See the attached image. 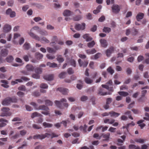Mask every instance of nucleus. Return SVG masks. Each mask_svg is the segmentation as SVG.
Segmentation results:
<instances>
[{"mask_svg": "<svg viewBox=\"0 0 149 149\" xmlns=\"http://www.w3.org/2000/svg\"><path fill=\"white\" fill-rule=\"evenodd\" d=\"M48 132L49 133H46L44 134H36L33 136V139L42 140L46 137H48V136H50L51 138L52 139L54 137H58V135L53 132Z\"/></svg>", "mask_w": 149, "mask_h": 149, "instance_id": "1", "label": "nucleus"}, {"mask_svg": "<svg viewBox=\"0 0 149 149\" xmlns=\"http://www.w3.org/2000/svg\"><path fill=\"white\" fill-rule=\"evenodd\" d=\"M29 34L31 37L35 39L38 41H40L42 43H48L49 42V40L45 37H42L41 38H40L38 36L36 35L33 33H29Z\"/></svg>", "mask_w": 149, "mask_h": 149, "instance_id": "2", "label": "nucleus"}, {"mask_svg": "<svg viewBox=\"0 0 149 149\" xmlns=\"http://www.w3.org/2000/svg\"><path fill=\"white\" fill-rule=\"evenodd\" d=\"M17 101V99L15 97H8L3 101L2 104L3 105L8 106L11 102H16Z\"/></svg>", "mask_w": 149, "mask_h": 149, "instance_id": "3", "label": "nucleus"}, {"mask_svg": "<svg viewBox=\"0 0 149 149\" xmlns=\"http://www.w3.org/2000/svg\"><path fill=\"white\" fill-rule=\"evenodd\" d=\"M37 110H42L45 111H42L41 113L45 115H47L49 114V109L48 107L45 105H40L38 107Z\"/></svg>", "mask_w": 149, "mask_h": 149, "instance_id": "4", "label": "nucleus"}, {"mask_svg": "<svg viewBox=\"0 0 149 149\" xmlns=\"http://www.w3.org/2000/svg\"><path fill=\"white\" fill-rule=\"evenodd\" d=\"M85 27V24L83 22L81 24H77L74 26V28L77 31L84 30Z\"/></svg>", "mask_w": 149, "mask_h": 149, "instance_id": "5", "label": "nucleus"}, {"mask_svg": "<svg viewBox=\"0 0 149 149\" xmlns=\"http://www.w3.org/2000/svg\"><path fill=\"white\" fill-rule=\"evenodd\" d=\"M111 8L112 12L115 13H118L120 11V6L118 5H113Z\"/></svg>", "mask_w": 149, "mask_h": 149, "instance_id": "6", "label": "nucleus"}, {"mask_svg": "<svg viewBox=\"0 0 149 149\" xmlns=\"http://www.w3.org/2000/svg\"><path fill=\"white\" fill-rule=\"evenodd\" d=\"M78 61L79 65L80 67H86L88 64V62L87 61H82L81 59H79L78 60Z\"/></svg>", "mask_w": 149, "mask_h": 149, "instance_id": "7", "label": "nucleus"}, {"mask_svg": "<svg viewBox=\"0 0 149 149\" xmlns=\"http://www.w3.org/2000/svg\"><path fill=\"white\" fill-rule=\"evenodd\" d=\"M11 29V26L9 24H6L4 25L3 28V31L7 33L10 31Z\"/></svg>", "mask_w": 149, "mask_h": 149, "instance_id": "8", "label": "nucleus"}, {"mask_svg": "<svg viewBox=\"0 0 149 149\" xmlns=\"http://www.w3.org/2000/svg\"><path fill=\"white\" fill-rule=\"evenodd\" d=\"M114 50V48L113 47H109V49L106 51V56L108 57L110 56L111 54L113 52Z\"/></svg>", "mask_w": 149, "mask_h": 149, "instance_id": "9", "label": "nucleus"}, {"mask_svg": "<svg viewBox=\"0 0 149 149\" xmlns=\"http://www.w3.org/2000/svg\"><path fill=\"white\" fill-rule=\"evenodd\" d=\"M0 122L1 123H0V127H2L5 126L6 125V123H8V121L7 120L3 118H1L0 119Z\"/></svg>", "mask_w": 149, "mask_h": 149, "instance_id": "10", "label": "nucleus"}, {"mask_svg": "<svg viewBox=\"0 0 149 149\" xmlns=\"http://www.w3.org/2000/svg\"><path fill=\"white\" fill-rule=\"evenodd\" d=\"M57 90L59 91L63 95H67L68 92V90L67 88H57Z\"/></svg>", "mask_w": 149, "mask_h": 149, "instance_id": "11", "label": "nucleus"}, {"mask_svg": "<svg viewBox=\"0 0 149 149\" xmlns=\"http://www.w3.org/2000/svg\"><path fill=\"white\" fill-rule=\"evenodd\" d=\"M100 42L101 46L103 47H106L107 46V43L106 40L101 39L100 40Z\"/></svg>", "mask_w": 149, "mask_h": 149, "instance_id": "12", "label": "nucleus"}, {"mask_svg": "<svg viewBox=\"0 0 149 149\" xmlns=\"http://www.w3.org/2000/svg\"><path fill=\"white\" fill-rule=\"evenodd\" d=\"M67 101V100L65 98H62L60 100V101L58 100H56L55 101V103L56 105V106L60 107L61 105V102H66Z\"/></svg>", "mask_w": 149, "mask_h": 149, "instance_id": "13", "label": "nucleus"}, {"mask_svg": "<svg viewBox=\"0 0 149 149\" xmlns=\"http://www.w3.org/2000/svg\"><path fill=\"white\" fill-rule=\"evenodd\" d=\"M44 79L46 80L51 81L53 79L54 75L52 74L45 75L43 77Z\"/></svg>", "mask_w": 149, "mask_h": 149, "instance_id": "14", "label": "nucleus"}, {"mask_svg": "<svg viewBox=\"0 0 149 149\" xmlns=\"http://www.w3.org/2000/svg\"><path fill=\"white\" fill-rule=\"evenodd\" d=\"M144 16V14L142 13H139L137 15L136 18L138 21H140L142 19Z\"/></svg>", "mask_w": 149, "mask_h": 149, "instance_id": "15", "label": "nucleus"}, {"mask_svg": "<svg viewBox=\"0 0 149 149\" xmlns=\"http://www.w3.org/2000/svg\"><path fill=\"white\" fill-rule=\"evenodd\" d=\"M83 38L85 39L86 41L88 42L92 40V38L89 36V34L86 33L83 35Z\"/></svg>", "mask_w": 149, "mask_h": 149, "instance_id": "16", "label": "nucleus"}, {"mask_svg": "<svg viewBox=\"0 0 149 149\" xmlns=\"http://www.w3.org/2000/svg\"><path fill=\"white\" fill-rule=\"evenodd\" d=\"M98 94L101 95H111V93H110L109 92L107 93L104 92L103 89H102V88H100L99 90Z\"/></svg>", "mask_w": 149, "mask_h": 149, "instance_id": "17", "label": "nucleus"}, {"mask_svg": "<svg viewBox=\"0 0 149 149\" xmlns=\"http://www.w3.org/2000/svg\"><path fill=\"white\" fill-rule=\"evenodd\" d=\"M47 65L50 68H55L58 67L57 64H56L54 62L52 63L50 62H48L47 63Z\"/></svg>", "mask_w": 149, "mask_h": 149, "instance_id": "18", "label": "nucleus"}, {"mask_svg": "<svg viewBox=\"0 0 149 149\" xmlns=\"http://www.w3.org/2000/svg\"><path fill=\"white\" fill-rule=\"evenodd\" d=\"M8 51L6 49H3L1 51V55L3 56H6L8 55Z\"/></svg>", "mask_w": 149, "mask_h": 149, "instance_id": "19", "label": "nucleus"}, {"mask_svg": "<svg viewBox=\"0 0 149 149\" xmlns=\"http://www.w3.org/2000/svg\"><path fill=\"white\" fill-rule=\"evenodd\" d=\"M26 68L27 70L29 72L33 71L34 69V67L31 64H28L26 66Z\"/></svg>", "mask_w": 149, "mask_h": 149, "instance_id": "20", "label": "nucleus"}, {"mask_svg": "<svg viewBox=\"0 0 149 149\" xmlns=\"http://www.w3.org/2000/svg\"><path fill=\"white\" fill-rule=\"evenodd\" d=\"M109 114L111 116L114 117H117L120 115V113L115 112L114 111H111L109 112Z\"/></svg>", "mask_w": 149, "mask_h": 149, "instance_id": "21", "label": "nucleus"}, {"mask_svg": "<svg viewBox=\"0 0 149 149\" xmlns=\"http://www.w3.org/2000/svg\"><path fill=\"white\" fill-rule=\"evenodd\" d=\"M58 40L57 37L56 36H54L52 40V42L50 43V45L52 46V44H56V42H57Z\"/></svg>", "mask_w": 149, "mask_h": 149, "instance_id": "22", "label": "nucleus"}, {"mask_svg": "<svg viewBox=\"0 0 149 149\" xmlns=\"http://www.w3.org/2000/svg\"><path fill=\"white\" fill-rule=\"evenodd\" d=\"M135 125L134 123L132 121L131 123L127 124L126 126H123L122 128L123 129L126 128L127 130H128V129L130 126H133Z\"/></svg>", "mask_w": 149, "mask_h": 149, "instance_id": "23", "label": "nucleus"}, {"mask_svg": "<svg viewBox=\"0 0 149 149\" xmlns=\"http://www.w3.org/2000/svg\"><path fill=\"white\" fill-rule=\"evenodd\" d=\"M35 57L38 60H40L42 58L43 55L39 52H36L35 54Z\"/></svg>", "mask_w": 149, "mask_h": 149, "instance_id": "24", "label": "nucleus"}, {"mask_svg": "<svg viewBox=\"0 0 149 149\" xmlns=\"http://www.w3.org/2000/svg\"><path fill=\"white\" fill-rule=\"evenodd\" d=\"M87 126L85 124L84 126H80L79 129L80 130L84 132H86V128Z\"/></svg>", "mask_w": 149, "mask_h": 149, "instance_id": "25", "label": "nucleus"}, {"mask_svg": "<svg viewBox=\"0 0 149 149\" xmlns=\"http://www.w3.org/2000/svg\"><path fill=\"white\" fill-rule=\"evenodd\" d=\"M14 60L13 56L11 55H9L6 58V60L8 63H11Z\"/></svg>", "mask_w": 149, "mask_h": 149, "instance_id": "26", "label": "nucleus"}, {"mask_svg": "<svg viewBox=\"0 0 149 149\" xmlns=\"http://www.w3.org/2000/svg\"><path fill=\"white\" fill-rule=\"evenodd\" d=\"M84 81L87 84H90L93 83V80L89 77H85L84 78Z\"/></svg>", "mask_w": 149, "mask_h": 149, "instance_id": "27", "label": "nucleus"}, {"mask_svg": "<svg viewBox=\"0 0 149 149\" xmlns=\"http://www.w3.org/2000/svg\"><path fill=\"white\" fill-rule=\"evenodd\" d=\"M72 13L71 11L69 10H64L63 13V15L65 16H70Z\"/></svg>", "mask_w": 149, "mask_h": 149, "instance_id": "28", "label": "nucleus"}, {"mask_svg": "<svg viewBox=\"0 0 149 149\" xmlns=\"http://www.w3.org/2000/svg\"><path fill=\"white\" fill-rule=\"evenodd\" d=\"M37 116L42 117V116L41 114L38 113L37 112H36L32 114L31 117L32 118H33Z\"/></svg>", "mask_w": 149, "mask_h": 149, "instance_id": "29", "label": "nucleus"}, {"mask_svg": "<svg viewBox=\"0 0 149 149\" xmlns=\"http://www.w3.org/2000/svg\"><path fill=\"white\" fill-rule=\"evenodd\" d=\"M102 6L101 5H99L97 7L96 9L93 10V13L94 14H96L99 13L100 12V10L102 8Z\"/></svg>", "mask_w": 149, "mask_h": 149, "instance_id": "30", "label": "nucleus"}, {"mask_svg": "<svg viewBox=\"0 0 149 149\" xmlns=\"http://www.w3.org/2000/svg\"><path fill=\"white\" fill-rule=\"evenodd\" d=\"M1 82L3 84H1V86L5 88H8V86L7 85L8 82L7 81L5 80H1Z\"/></svg>", "mask_w": 149, "mask_h": 149, "instance_id": "31", "label": "nucleus"}, {"mask_svg": "<svg viewBox=\"0 0 149 149\" xmlns=\"http://www.w3.org/2000/svg\"><path fill=\"white\" fill-rule=\"evenodd\" d=\"M43 125L45 128H50L53 126L52 124L47 122H43Z\"/></svg>", "mask_w": 149, "mask_h": 149, "instance_id": "32", "label": "nucleus"}, {"mask_svg": "<svg viewBox=\"0 0 149 149\" xmlns=\"http://www.w3.org/2000/svg\"><path fill=\"white\" fill-rule=\"evenodd\" d=\"M96 52L95 49H88L86 50V53L88 54H93L95 53Z\"/></svg>", "mask_w": 149, "mask_h": 149, "instance_id": "33", "label": "nucleus"}, {"mask_svg": "<svg viewBox=\"0 0 149 149\" xmlns=\"http://www.w3.org/2000/svg\"><path fill=\"white\" fill-rule=\"evenodd\" d=\"M118 93L120 95L124 97L127 96L129 95L128 93L124 91H119Z\"/></svg>", "mask_w": 149, "mask_h": 149, "instance_id": "34", "label": "nucleus"}, {"mask_svg": "<svg viewBox=\"0 0 149 149\" xmlns=\"http://www.w3.org/2000/svg\"><path fill=\"white\" fill-rule=\"evenodd\" d=\"M23 81L21 79H16L14 81H12L11 82V84L13 85L18 84V82H22Z\"/></svg>", "mask_w": 149, "mask_h": 149, "instance_id": "35", "label": "nucleus"}, {"mask_svg": "<svg viewBox=\"0 0 149 149\" xmlns=\"http://www.w3.org/2000/svg\"><path fill=\"white\" fill-rule=\"evenodd\" d=\"M11 114L12 113L11 112L5 113L3 112L1 113L0 116L1 117L10 116Z\"/></svg>", "mask_w": 149, "mask_h": 149, "instance_id": "36", "label": "nucleus"}, {"mask_svg": "<svg viewBox=\"0 0 149 149\" xmlns=\"http://www.w3.org/2000/svg\"><path fill=\"white\" fill-rule=\"evenodd\" d=\"M107 72L109 73L111 75H112L114 72V70L112 68L111 66H109L107 69Z\"/></svg>", "mask_w": 149, "mask_h": 149, "instance_id": "37", "label": "nucleus"}, {"mask_svg": "<svg viewBox=\"0 0 149 149\" xmlns=\"http://www.w3.org/2000/svg\"><path fill=\"white\" fill-rule=\"evenodd\" d=\"M111 29L109 27H104L103 29V31L105 33H109L111 31Z\"/></svg>", "mask_w": 149, "mask_h": 149, "instance_id": "38", "label": "nucleus"}, {"mask_svg": "<svg viewBox=\"0 0 149 149\" xmlns=\"http://www.w3.org/2000/svg\"><path fill=\"white\" fill-rule=\"evenodd\" d=\"M131 33L132 35L135 36L137 34L138 31L137 29L133 28L131 29Z\"/></svg>", "mask_w": 149, "mask_h": 149, "instance_id": "39", "label": "nucleus"}, {"mask_svg": "<svg viewBox=\"0 0 149 149\" xmlns=\"http://www.w3.org/2000/svg\"><path fill=\"white\" fill-rule=\"evenodd\" d=\"M81 18L82 17L81 15H78L74 17L73 19L74 21H77L80 20Z\"/></svg>", "mask_w": 149, "mask_h": 149, "instance_id": "40", "label": "nucleus"}, {"mask_svg": "<svg viewBox=\"0 0 149 149\" xmlns=\"http://www.w3.org/2000/svg\"><path fill=\"white\" fill-rule=\"evenodd\" d=\"M110 134L109 133H107L106 134H104L103 135V137L105 139H103V141H107L109 139L110 135Z\"/></svg>", "mask_w": 149, "mask_h": 149, "instance_id": "41", "label": "nucleus"}, {"mask_svg": "<svg viewBox=\"0 0 149 149\" xmlns=\"http://www.w3.org/2000/svg\"><path fill=\"white\" fill-rule=\"evenodd\" d=\"M45 104L46 106H52L53 105V102L52 101L49 100H45Z\"/></svg>", "mask_w": 149, "mask_h": 149, "instance_id": "42", "label": "nucleus"}, {"mask_svg": "<svg viewBox=\"0 0 149 149\" xmlns=\"http://www.w3.org/2000/svg\"><path fill=\"white\" fill-rule=\"evenodd\" d=\"M95 44V42L94 40L92 41L87 44V46L89 48H91L93 47Z\"/></svg>", "mask_w": 149, "mask_h": 149, "instance_id": "43", "label": "nucleus"}, {"mask_svg": "<svg viewBox=\"0 0 149 149\" xmlns=\"http://www.w3.org/2000/svg\"><path fill=\"white\" fill-rule=\"evenodd\" d=\"M23 48L25 50H29L30 48V44L27 43H25L23 45Z\"/></svg>", "mask_w": 149, "mask_h": 149, "instance_id": "44", "label": "nucleus"}, {"mask_svg": "<svg viewBox=\"0 0 149 149\" xmlns=\"http://www.w3.org/2000/svg\"><path fill=\"white\" fill-rule=\"evenodd\" d=\"M47 50L49 53H54L56 52L55 50H54L52 48L49 47H47Z\"/></svg>", "mask_w": 149, "mask_h": 149, "instance_id": "45", "label": "nucleus"}, {"mask_svg": "<svg viewBox=\"0 0 149 149\" xmlns=\"http://www.w3.org/2000/svg\"><path fill=\"white\" fill-rule=\"evenodd\" d=\"M56 59L59 63L63 62L64 61L63 58L62 57L61 55L58 56Z\"/></svg>", "mask_w": 149, "mask_h": 149, "instance_id": "46", "label": "nucleus"}, {"mask_svg": "<svg viewBox=\"0 0 149 149\" xmlns=\"http://www.w3.org/2000/svg\"><path fill=\"white\" fill-rule=\"evenodd\" d=\"M70 65L74 67H76V62L75 60L71 59L70 61Z\"/></svg>", "mask_w": 149, "mask_h": 149, "instance_id": "47", "label": "nucleus"}, {"mask_svg": "<svg viewBox=\"0 0 149 149\" xmlns=\"http://www.w3.org/2000/svg\"><path fill=\"white\" fill-rule=\"evenodd\" d=\"M66 74V72H61L59 75V77L60 78H64L65 77V74Z\"/></svg>", "mask_w": 149, "mask_h": 149, "instance_id": "48", "label": "nucleus"}, {"mask_svg": "<svg viewBox=\"0 0 149 149\" xmlns=\"http://www.w3.org/2000/svg\"><path fill=\"white\" fill-rule=\"evenodd\" d=\"M30 56L29 54L28 55H24L23 56V58L25 61H29V57Z\"/></svg>", "mask_w": 149, "mask_h": 149, "instance_id": "49", "label": "nucleus"}, {"mask_svg": "<svg viewBox=\"0 0 149 149\" xmlns=\"http://www.w3.org/2000/svg\"><path fill=\"white\" fill-rule=\"evenodd\" d=\"M46 56L47 58L49 60H53L55 58L54 56L50 54H47Z\"/></svg>", "mask_w": 149, "mask_h": 149, "instance_id": "50", "label": "nucleus"}, {"mask_svg": "<svg viewBox=\"0 0 149 149\" xmlns=\"http://www.w3.org/2000/svg\"><path fill=\"white\" fill-rule=\"evenodd\" d=\"M9 109L8 107H3L1 109L2 111L5 113L10 112H9Z\"/></svg>", "mask_w": 149, "mask_h": 149, "instance_id": "51", "label": "nucleus"}, {"mask_svg": "<svg viewBox=\"0 0 149 149\" xmlns=\"http://www.w3.org/2000/svg\"><path fill=\"white\" fill-rule=\"evenodd\" d=\"M135 141L136 142L139 143H142L144 142L145 141L143 139H135Z\"/></svg>", "mask_w": 149, "mask_h": 149, "instance_id": "52", "label": "nucleus"}, {"mask_svg": "<svg viewBox=\"0 0 149 149\" xmlns=\"http://www.w3.org/2000/svg\"><path fill=\"white\" fill-rule=\"evenodd\" d=\"M35 72L38 74H41L42 72V69L40 68H37L35 69Z\"/></svg>", "mask_w": 149, "mask_h": 149, "instance_id": "53", "label": "nucleus"}, {"mask_svg": "<svg viewBox=\"0 0 149 149\" xmlns=\"http://www.w3.org/2000/svg\"><path fill=\"white\" fill-rule=\"evenodd\" d=\"M40 87L43 89H47L48 88V86L46 84L42 83L40 85Z\"/></svg>", "mask_w": 149, "mask_h": 149, "instance_id": "54", "label": "nucleus"}, {"mask_svg": "<svg viewBox=\"0 0 149 149\" xmlns=\"http://www.w3.org/2000/svg\"><path fill=\"white\" fill-rule=\"evenodd\" d=\"M93 138H96L97 139H100L101 138V136H99L98 133H94L93 135Z\"/></svg>", "mask_w": 149, "mask_h": 149, "instance_id": "55", "label": "nucleus"}, {"mask_svg": "<svg viewBox=\"0 0 149 149\" xmlns=\"http://www.w3.org/2000/svg\"><path fill=\"white\" fill-rule=\"evenodd\" d=\"M39 33L43 36H47L48 33L46 31H41L39 32Z\"/></svg>", "mask_w": 149, "mask_h": 149, "instance_id": "56", "label": "nucleus"}, {"mask_svg": "<svg viewBox=\"0 0 149 149\" xmlns=\"http://www.w3.org/2000/svg\"><path fill=\"white\" fill-rule=\"evenodd\" d=\"M132 111L133 113L135 114H138L140 113L141 111L138 109H132Z\"/></svg>", "mask_w": 149, "mask_h": 149, "instance_id": "57", "label": "nucleus"}, {"mask_svg": "<svg viewBox=\"0 0 149 149\" xmlns=\"http://www.w3.org/2000/svg\"><path fill=\"white\" fill-rule=\"evenodd\" d=\"M30 104L34 107L35 109L37 110L38 108V106L36 103L34 102H32L30 103Z\"/></svg>", "mask_w": 149, "mask_h": 149, "instance_id": "58", "label": "nucleus"}, {"mask_svg": "<svg viewBox=\"0 0 149 149\" xmlns=\"http://www.w3.org/2000/svg\"><path fill=\"white\" fill-rule=\"evenodd\" d=\"M19 134L17 133V134H16L10 137V138L11 139H16L18 138L19 137Z\"/></svg>", "mask_w": 149, "mask_h": 149, "instance_id": "59", "label": "nucleus"}, {"mask_svg": "<svg viewBox=\"0 0 149 149\" xmlns=\"http://www.w3.org/2000/svg\"><path fill=\"white\" fill-rule=\"evenodd\" d=\"M32 95L36 97H38L40 95V94L38 91H36L32 93Z\"/></svg>", "mask_w": 149, "mask_h": 149, "instance_id": "60", "label": "nucleus"}, {"mask_svg": "<svg viewBox=\"0 0 149 149\" xmlns=\"http://www.w3.org/2000/svg\"><path fill=\"white\" fill-rule=\"evenodd\" d=\"M19 132L21 135L24 136L26 133V131L24 130H23L20 131Z\"/></svg>", "mask_w": 149, "mask_h": 149, "instance_id": "61", "label": "nucleus"}, {"mask_svg": "<svg viewBox=\"0 0 149 149\" xmlns=\"http://www.w3.org/2000/svg\"><path fill=\"white\" fill-rule=\"evenodd\" d=\"M18 89L19 90L24 91L26 90V88L25 86L22 85L18 87Z\"/></svg>", "mask_w": 149, "mask_h": 149, "instance_id": "62", "label": "nucleus"}, {"mask_svg": "<svg viewBox=\"0 0 149 149\" xmlns=\"http://www.w3.org/2000/svg\"><path fill=\"white\" fill-rule=\"evenodd\" d=\"M67 72L68 74H71L74 73V71L72 68H70L68 69Z\"/></svg>", "mask_w": 149, "mask_h": 149, "instance_id": "63", "label": "nucleus"}, {"mask_svg": "<svg viewBox=\"0 0 149 149\" xmlns=\"http://www.w3.org/2000/svg\"><path fill=\"white\" fill-rule=\"evenodd\" d=\"M146 56L148 57V58H147L146 61H145V62H146V63L147 64H149V53H147L146 54Z\"/></svg>", "mask_w": 149, "mask_h": 149, "instance_id": "64", "label": "nucleus"}]
</instances>
